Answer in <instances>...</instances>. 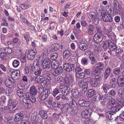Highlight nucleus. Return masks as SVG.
Listing matches in <instances>:
<instances>
[{
    "instance_id": "2f4dec72",
    "label": "nucleus",
    "mask_w": 124,
    "mask_h": 124,
    "mask_svg": "<svg viewBox=\"0 0 124 124\" xmlns=\"http://www.w3.org/2000/svg\"><path fill=\"white\" fill-rule=\"evenodd\" d=\"M79 47L80 49L82 50H85L87 48V45L85 43H80L79 45Z\"/></svg>"
},
{
    "instance_id": "ea45409f",
    "label": "nucleus",
    "mask_w": 124,
    "mask_h": 124,
    "mask_svg": "<svg viewBox=\"0 0 124 124\" xmlns=\"http://www.w3.org/2000/svg\"><path fill=\"white\" fill-rule=\"evenodd\" d=\"M42 58V57L41 56H40L39 59V60L38 61V62H37V64L39 66H41L42 68L44 69H46L45 68H44L43 67V61H42V60L41 59Z\"/></svg>"
},
{
    "instance_id": "a878e982",
    "label": "nucleus",
    "mask_w": 124,
    "mask_h": 124,
    "mask_svg": "<svg viewBox=\"0 0 124 124\" xmlns=\"http://www.w3.org/2000/svg\"><path fill=\"white\" fill-rule=\"evenodd\" d=\"M113 107L111 108V111L110 113L115 114L116 112H117L119 111L121 108L119 107L118 106H116V104L113 106Z\"/></svg>"
},
{
    "instance_id": "aec40b11",
    "label": "nucleus",
    "mask_w": 124,
    "mask_h": 124,
    "mask_svg": "<svg viewBox=\"0 0 124 124\" xmlns=\"http://www.w3.org/2000/svg\"><path fill=\"white\" fill-rule=\"evenodd\" d=\"M94 26L91 24L89 25L87 28V33L90 35H92L94 32Z\"/></svg>"
},
{
    "instance_id": "58836bf2",
    "label": "nucleus",
    "mask_w": 124,
    "mask_h": 124,
    "mask_svg": "<svg viewBox=\"0 0 124 124\" xmlns=\"http://www.w3.org/2000/svg\"><path fill=\"white\" fill-rule=\"evenodd\" d=\"M7 107H8L7 110L10 113H13L16 109L15 107L8 105Z\"/></svg>"
},
{
    "instance_id": "7ed1b4c3",
    "label": "nucleus",
    "mask_w": 124,
    "mask_h": 124,
    "mask_svg": "<svg viewBox=\"0 0 124 124\" xmlns=\"http://www.w3.org/2000/svg\"><path fill=\"white\" fill-rule=\"evenodd\" d=\"M5 83L7 87H13L14 85V80L10 77H7L5 79Z\"/></svg>"
},
{
    "instance_id": "603ef678",
    "label": "nucleus",
    "mask_w": 124,
    "mask_h": 124,
    "mask_svg": "<svg viewBox=\"0 0 124 124\" xmlns=\"http://www.w3.org/2000/svg\"><path fill=\"white\" fill-rule=\"evenodd\" d=\"M114 73L116 75H118L120 73V68L119 67L115 68L113 70Z\"/></svg>"
},
{
    "instance_id": "37998d69",
    "label": "nucleus",
    "mask_w": 124,
    "mask_h": 124,
    "mask_svg": "<svg viewBox=\"0 0 124 124\" xmlns=\"http://www.w3.org/2000/svg\"><path fill=\"white\" fill-rule=\"evenodd\" d=\"M124 100L121 99L119 101L116 103V106H118L120 108L123 107L124 106Z\"/></svg>"
},
{
    "instance_id": "a211bd4d",
    "label": "nucleus",
    "mask_w": 124,
    "mask_h": 124,
    "mask_svg": "<svg viewBox=\"0 0 124 124\" xmlns=\"http://www.w3.org/2000/svg\"><path fill=\"white\" fill-rule=\"evenodd\" d=\"M74 81V78L72 75H69L65 79L66 85H70V83Z\"/></svg>"
},
{
    "instance_id": "13d9d810",
    "label": "nucleus",
    "mask_w": 124,
    "mask_h": 124,
    "mask_svg": "<svg viewBox=\"0 0 124 124\" xmlns=\"http://www.w3.org/2000/svg\"><path fill=\"white\" fill-rule=\"evenodd\" d=\"M57 102L55 101H52L51 104L50 105V107L49 108L51 109H53L55 107H56L57 104Z\"/></svg>"
},
{
    "instance_id": "2eb2a0df",
    "label": "nucleus",
    "mask_w": 124,
    "mask_h": 124,
    "mask_svg": "<svg viewBox=\"0 0 124 124\" xmlns=\"http://www.w3.org/2000/svg\"><path fill=\"white\" fill-rule=\"evenodd\" d=\"M63 69L62 67H60L58 68H56L54 71L53 72V74L55 76L59 75L62 73Z\"/></svg>"
},
{
    "instance_id": "dca6fc26",
    "label": "nucleus",
    "mask_w": 124,
    "mask_h": 124,
    "mask_svg": "<svg viewBox=\"0 0 124 124\" xmlns=\"http://www.w3.org/2000/svg\"><path fill=\"white\" fill-rule=\"evenodd\" d=\"M39 116V113L37 112H34L33 113L31 117V122L37 121Z\"/></svg>"
},
{
    "instance_id": "393cba45",
    "label": "nucleus",
    "mask_w": 124,
    "mask_h": 124,
    "mask_svg": "<svg viewBox=\"0 0 124 124\" xmlns=\"http://www.w3.org/2000/svg\"><path fill=\"white\" fill-rule=\"evenodd\" d=\"M117 82L119 86L120 87L124 86V78L118 77Z\"/></svg>"
},
{
    "instance_id": "c9c22d12",
    "label": "nucleus",
    "mask_w": 124,
    "mask_h": 124,
    "mask_svg": "<svg viewBox=\"0 0 124 124\" xmlns=\"http://www.w3.org/2000/svg\"><path fill=\"white\" fill-rule=\"evenodd\" d=\"M84 83H83V86L82 88L83 90L82 92L85 93V92L88 89V86L87 83L86 82H85Z\"/></svg>"
},
{
    "instance_id": "b1692460",
    "label": "nucleus",
    "mask_w": 124,
    "mask_h": 124,
    "mask_svg": "<svg viewBox=\"0 0 124 124\" xmlns=\"http://www.w3.org/2000/svg\"><path fill=\"white\" fill-rule=\"evenodd\" d=\"M108 104L110 106H113L116 104V102L115 100L112 98L109 99L108 101Z\"/></svg>"
},
{
    "instance_id": "774afa93",
    "label": "nucleus",
    "mask_w": 124,
    "mask_h": 124,
    "mask_svg": "<svg viewBox=\"0 0 124 124\" xmlns=\"http://www.w3.org/2000/svg\"><path fill=\"white\" fill-rule=\"evenodd\" d=\"M55 23L51 22L50 23V25L49 27L50 30H53L55 28Z\"/></svg>"
},
{
    "instance_id": "a19ab883",
    "label": "nucleus",
    "mask_w": 124,
    "mask_h": 124,
    "mask_svg": "<svg viewBox=\"0 0 124 124\" xmlns=\"http://www.w3.org/2000/svg\"><path fill=\"white\" fill-rule=\"evenodd\" d=\"M35 57L34 54H32V53L29 52V53L27 55V57L28 59L30 60L33 59Z\"/></svg>"
},
{
    "instance_id": "c85d7f7f",
    "label": "nucleus",
    "mask_w": 124,
    "mask_h": 124,
    "mask_svg": "<svg viewBox=\"0 0 124 124\" xmlns=\"http://www.w3.org/2000/svg\"><path fill=\"white\" fill-rule=\"evenodd\" d=\"M3 52H1L0 54V57L3 61L7 60L8 59V56Z\"/></svg>"
},
{
    "instance_id": "f3484780",
    "label": "nucleus",
    "mask_w": 124,
    "mask_h": 124,
    "mask_svg": "<svg viewBox=\"0 0 124 124\" xmlns=\"http://www.w3.org/2000/svg\"><path fill=\"white\" fill-rule=\"evenodd\" d=\"M19 71L17 70L13 71L11 74L12 78L14 79H17L20 76Z\"/></svg>"
},
{
    "instance_id": "6e6552de",
    "label": "nucleus",
    "mask_w": 124,
    "mask_h": 124,
    "mask_svg": "<svg viewBox=\"0 0 124 124\" xmlns=\"http://www.w3.org/2000/svg\"><path fill=\"white\" fill-rule=\"evenodd\" d=\"M23 114L22 113H18L15 115L14 120L15 122H19L22 120L23 118Z\"/></svg>"
},
{
    "instance_id": "c756f323",
    "label": "nucleus",
    "mask_w": 124,
    "mask_h": 124,
    "mask_svg": "<svg viewBox=\"0 0 124 124\" xmlns=\"http://www.w3.org/2000/svg\"><path fill=\"white\" fill-rule=\"evenodd\" d=\"M71 55V53L70 51L68 50H65L63 54V57L65 59H66Z\"/></svg>"
},
{
    "instance_id": "4468645a",
    "label": "nucleus",
    "mask_w": 124,
    "mask_h": 124,
    "mask_svg": "<svg viewBox=\"0 0 124 124\" xmlns=\"http://www.w3.org/2000/svg\"><path fill=\"white\" fill-rule=\"evenodd\" d=\"M90 111V110L87 109L83 110L81 113L82 117L86 119L90 117L91 114Z\"/></svg>"
},
{
    "instance_id": "f03ea898",
    "label": "nucleus",
    "mask_w": 124,
    "mask_h": 124,
    "mask_svg": "<svg viewBox=\"0 0 124 124\" xmlns=\"http://www.w3.org/2000/svg\"><path fill=\"white\" fill-rule=\"evenodd\" d=\"M50 93V91L49 89H45L40 93L39 95V98L41 100L40 102H43V100L46 99Z\"/></svg>"
},
{
    "instance_id": "e433bc0d",
    "label": "nucleus",
    "mask_w": 124,
    "mask_h": 124,
    "mask_svg": "<svg viewBox=\"0 0 124 124\" xmlns=\"http://www.w3.org/2000/svg\"><path fill=\"white\" fill-rule=\"evenodd\" d=\"M3 51L7 55L8 54L11 53L12 49L10 48L5 47L3 48Z\"/></svg>"
},
{
    "instance_id": "09e8293b",
    "label": "nucleus",
    "mask_w": 124,
    "mask_h": 124,
    "mask_svg": "<svg viewBox=\"0 0 124 124\" xmlns=\"http://www.w3.org/2000/svg\"><path fill=\"white\" fill-rule=\"evenodd\" d=\"M85 74L83 72L81 73H76V76L78 78H83L85 76Z\"/></svg>"
},
{
    "instance_id": "338daca9",
    "label": "nucleus",
    "mask_w": 124,
    "mask_h": 124,
    "mask_svg": "<svg viewBox=\"0 0 124 124\" xmlns=\"http://www.w3.org/2000/svg\"><path fill=\"white\" fill-rule=\"evenodd\" d=\"M0 69H1L3 72H5L7 70L6 67L3 64H0Z\"/></svg>"
},
{
    "instance_id": "a18cd8bd",
    "label": "nucleus",
    "mask_w": 124,
    "mask_h": 124,
    "mask_svg": "<svg viewBox=\"0 0 124 124\" xmlns=\"http://www.w3.org/2000/svg\"><path fill=\"white\" fill-rule=\"evenodd\" d=\"M6 98L5 96H2L0 98V105L2 106L5 103V101Z\"/></svg>"
},
{
    "instance_id": "39448f33",
    "label": "nucleus",
    "mask_w": 124,
    "mask_h": 124,
    "mask_svg": "<svg viewBox=\"0 0 124 124\" xmlns=\"http://www.w3.org/2000/svg\"><path fill=\"white\" fill-rule=\"evenodd\" d=\"M43 62V66L45 69H48L50 68V64L51 63V60L48 57H46L43 60H42Z\"/></svg>"
},
{
    "instance_id": "f704fd0d",
    "label": "nucleus",
    "mask_w": 124,
    "mask_h": 124,
    "mask_svg": "<svg viewBox=\"0 0 124 124\" xmlns=\"http://www.w3.org/2000/svg\"><path fill=\"white\" fill-rule=\"evenodd\" d=\"M94 93V90L93 89H90L88 91L87 94L88 96L90 98L93 95Z\"/></svg>"
},
{
    "instance_id": "20e7f679",
    "label": "nucleus",
    "mask_w": 124,
    "mask_h": 124,
    "mask_svg": "<svg viewBox=\"0 0 124 124\" xmlns=\"http://www.w3.org/2000/svg\"><path fill=\"white\" fill-rule=\"evenodd\" d=\"M74 65L71 64L67 63H64L63 65L64 70L67 72H70L74 69Z\"/></svg>"
},
{
    "instance_id": "473e14b6",
    "label": "nucleus",
    "mask_w": 124,
    "mask_h": 124,
    "mask_svg": "<svg viewBox=\"0 0 124 124\" xmlns=\"http://www.w3.org/2000/svg\"><path fill=\"white\" fill-rule=\"evenodd\" d=\"M57 80L58 82L61 84H63L66 85L65 79L64 80V78L61 76L58 77L57 78Z\"/></svg>"
},
{
    "instance_id": "9b49d317",
    "label": "nucleus",
    "mask_w": 124,
    "mask_h": 124,
    "mask_svg": "<svg viewBox=\"0 0 124 124\" xmlns=\"http://www.w3.org/2000/svg\"><path fill=\"white\" fill-rule=\"evenodd\" d=\"M106 43L108 45V48L111 51H113L116 49L117 47L115 44L110 40H107V42Z\"/></svg>"
},
{
    "instance_id": "bf43d9fd",
    "label": "nucleus",
    "mask_w": 124,
    "mask_h": 124,
    "mask_svg": "<svg viewBox=\"0 0 124 124\" xmlns=\"http://www.w3.org/2000/svg\"><path fill=\"white\" fill-rule=\"evenodd\" d=\"M108 94L114 97L116 94V93L115 91L113 89L111 90L108 92Z\"/></svg>"
},
{
    "instance_id": "de8ad7c7",
    "label": "nucleus",
    "mask_w": 124,
    "mask_h": 124,
    "mask_svg": "<svg viewBox=\"0 0 124 124\" xmlns=\"http://www.w3.org/2000/svg\"><path fill=\"white\" fill-rule=\"evenodd\" d=\"M91 85L92 87H95L97 86L98 82L96 81L93 80L90 82Z\"/></svg>"
},
{
    "instance_id": "7c9ffc66",
    "label": "nucleus",
    "mask_w": 124,
    "mask_h": 124,
    "mask_svg": "<svg viewBox=\"0 0 124 124\" xmlns=\"http://www.w3.org/2000/svg\"><path fill=\"white\" fill-rule=\"evenodd\" d=\"M70 88L68 86H67L64 88L63 90V92L62 94L65 95H67L70 93Z\"/></svg>"
},
{
    "instance_id": "4d7b16f0",
    "label": "nucleus",
    "mask_w": 124,
    "mask_h": 124,
    "mask_svg": "<svg viewBox=\"0 0 124 124\" xmlns=\"http://www.w3.org/2000/svg\"><path fill=\"white\" fill-rule=\"evenodd\" d=\"M57 55V54L56 53L51 54L50 55L51 59L52 60L56 59L58 57Z\"/></svg>"
},
{
    "instance_id": "6e6d98bb",
    "label": "nucleus",
    "mask_w": 124,
    "mask_h": 124,
    "mask_svg": "<svg viewBox=\"0 0 124 124\" xmlns=\"http://www.w3.org/2000/svg\"><path fill=\"white\" fill-rule=\"evenodd\" d=\"M118 93L120 96H121L124 94V88H121L118 90Z\"/></svg>"
},
{
    "instance_id": "bb28decb",
    "label": "nucleus",
    "mask_w": 124,
    "mask_h": 124,
    "mask_svg": "<svg viewBox=\"0 0 124 124\" xmlns=\"http://www.w3.org/2000/svg\"><path fill=\"white\" fill-rule=\"evenodd\" d=\"M28 2V1H27L24 3H21L20 5V6L22 9H26L29 7V5L27 4Z\"/></svg>"
},
{
    "instance_id": "412c9836",
    "label": "nucleus",
    "mask_w": 124,
    "mask_h": 124,
    "mask_svg": "<svg viewBox=\"0 0 124 124\" xmlns=\"http://www.w3.org/2000/svg\"><path fill=\"white\" fill-rule=\"evenodd\" d=\"M30 94L33 95H35L37 94V90L35 86L33 85L30 88L29 90Z\"/></svg>"
},
{
    "instance_id": "0eeeda50",
    "label": "nucleus",
    "mask_w": 124,
    "mask_h": 124,
    "mask_svg": "<svg viewBox=\"0 0 124 124\" xmlns=\"http://www.w3.org/2000/svg\"><path fill=\"white\" fill-rule=\"evenodd\" d=\"M102 35L100 33H96L94 36L93 39L94 41L96 43H100L102 39Z\"/></svg>"
},
{
    "instance_id": "5701e85b",
    "label": "nucleus",
    "mask_w": 124,
    "mask_h": 124,
    "mask_svg": "<svg viewBox=\"0 0 124 124\" xmlns=\"http://www.w3.org/2000/svg\"><path fill=\"white\" fill-rule=\"evenodd\" d=\"M70 107L73 111H75L77 109L78 106L77 103L75 101L72 100L70 102Z\"/></svg>"
},
{
    "instance_id": "4be33fe9",
    "label": "nucleus",
    "mask_w": 124,
    "mask_h": 124,
    "mask_svg": "<svg viewBox=\"0 0 124 124\" xmlns=\"http://www.w3.org/2000/svg\"><path fill=\"white\" fill-rule=\"evenodd\" d=\"M36 82L40 83H42L44 81V77L42 76H38L36 77L35 78Z\"/></svg>"
},
{
    "instance_id": "052dcab7",
    "label": "nucleus",
    "mask_w": 124,
    "mask_h": 124,
    "mask_svg": "<svg viewBox=\"0 0 124 124\" xmlns=\"http://www.w3.org/2000/svg\"><path fill=\"white\" fill-rule=\"evenodd\" d=\"M103 96L101 94H98L96 96L95 99H97V100H102L103 98Z\"/></svg>"
},
{
    "instance_id": "680f3d73",
    "label": "nucleus",
    "mask_w": 124,
    "mask_h": 124,
    "mask_svg": "<svg viewBox=\"0 0 124 124\" xmlns=\"http://www.w3.org/2000/svg\"><path fill=\"white\" fill-rule=\"evenodd\" d=\"M99 70L96 67L94 68L92 71V74L94 75H96V74H97L99 73Z\"/></svg>"
},
{
    "instance_id": "3c124183",
    "label": "nucleus",
    "mask_w": 124,
    "mask_h": 124,
    "mask_svg": "<svg viewBox=\"0 0 124 124\" xmlns=\"http://www.w3.org/2000/svg\"><path fill=\"white\" fill-rule=\"evenodd\" d=\"M57 106L56 107H58L61 109L63 108L64 107V105L60 101L57 102Z\"/></svg>"
},
{
    "instance_id": "0e129e2a",
    "label": "nucleus",
    "mask_w": 124,
    "mask_h": 124,
    "mask_svg": "<svg viewBox=\"0 0 124 124\" xmlns=\"http://www.w3.org/2000/svg\"><path fill=\"white\" fill-rule=\"evenodd\" d=\"M42 70L39 69H35L34 72L36 75H39L41 73Z\"/></svg>"
},
{
    "instance_id": "4c0bfd02",
    "label": "nucleus",
    "mask_w": 124,
    "mask_h": 124,
    "mask_svg": "<svg viewBox=\"0 0 124 124\" xmlns=\"http://www.w3.org/2000/svg\"><path fill=\"white\" fill-rule=\"evenodd\" d=\"M26 55L24 54H23L20 56L19 58V60L20 62L23 63L26 62Z\"/></svg>"
},
{
    "instance_id": "cd10ccee",
    "label": "nucleus",
    "mask_w": 124,
    "mask_h": 124,
    "mask_svg": "<svg viewBox=\"0 0 124 124\" xmlns=\"http://www.w3.org/2000/svg\"><path fill=\"white\" fill-rule=\"evenodd\" d=\"M39 114L41 118L44 119H46L47 118V115L46 112L43 110L40 111Z\"/></svg>"
},
{
    "instance_id": "864d4df0",
    "label": "nucleus",
    "mask_w": 124,
    "mask_h": 124,
    "mask_svg": "<svg viewBox=\"0 0 124 124\" xmlns=\"http://www.w3.org/2000/svg\"><path fill=\"white\" fill-rule=\"evenodd\" d=\"M59 93V90L58 89L55 88L53 90L52 94L54 97H55L58 93Z\"/></svg>"
},
{
    "instance_id": "6ab92c4d",
    "label": "nucleus",
    "mask_w": 124,
    "mask_h": 124,
    "mask_svg": "<svg viewBox=\"0 0 124 124\" xmlns=\"http://www.w3.org/2000/svg\"><path fill=\"white\" fill-rule=\"evenodd\" d=\"M71 92L72 95L74 97L77 98L80 96V93L77 89H72Z\"/></svg>"
},
{
    "instance_id": "5fc2aeb1",
    "label": "nucleus",
    "mask_w": 124,
    "mask_h": 124,
    "mask_svg": "<svg viewBox=\"0 0 124 124\" xmlns=\"http://www.w3.org/2000/svg\"><path fill=\"white\" fill-rule=\"evenodd\" d=\"M93 55L92 53L90 51H86L85 53V55L89 58L90 57Z\"/></svg>"
},
{
    "instance_id": "e2e57ef3",
    "label": "nucleus",
    "mask_w": 124,
    "mask_h": 124,
    "mask_svg": "<svg viewBox=\"0 0 124 124\" xmlns=\"http://www.w3.org/2000/svg\"><path fill=\"white\" fill-rule=\"evenodd\" d=\"M81 62L83 65H86L87 64V59L85 58H84L82 59Z\"/></svg>"
},
{
    "instance_id": "423d86ee",
    "label": "nucleus",
    "mask_w": 124,
    "mask_h": 124,
    "mask_svg": "<svg viewBox=\"0 0 124 124\" xmlns=\"http://www.w3.org/2000/svg\"><path fill=\"white\" fill-rule=\"evenodd\" d=\"M102 15H103L102 18L103 20L105 22H111L112 21V19L108 13L104 12Z\"/></svg>"
},
{
    "instance_id": "49530a36",
    "label": "nucleus",
    "mask_w": 124,
    "mask_h": 124,
    "mask_svg": "<svg viewBox=\"0 0 124 124\" xmlns=\"http://www.w3.org/2000/svg\"><path fill=\"white\" fill-rule=\"evenodd\" d=\"M16 93L20 97H24V94L23 93L22 90L21 89H18L16 91Z\"/></svg>"
},
{
    "instance_id": "9d476101",
    "label": "nucleus",
    "mask_w": 124,
    "mask_h": 124,
    "mask_svg": "<svg viewBox=\"0 0 124 124\" xmlns=\"http://www.w3.org/2000/svg\"><path fill=\"white\" fill-rule=\"evenodd\" d=\"M79 104L81 106L86 107H91V102L89 101L80 100L78 101Z\"/></svg>"
},
{
    "instance_id": "f8f14e48",
    "label": "nucleus",
    "mask_w": 124,
    "mask_h": 124,
    "mask_svg": "<svg viewBox=\"0 0 124 124\" xmlns=\"http://www.w3.org/2000/svg\"><path fill=\"white\" fill-rule=\"evenodd\" d=\"M59 62L57 60H53L50 64V68H48L50 70H51L52 69H54L57 68L59 67Z\"/></svg>"
},
{
    "instance_id": "f257e3e1",
    "label": "nucleus",
    "mask_w": 124,
    "mask_h": 124,
    "mask_svg": "<svg viewBox=\"0 0 124 124\" xmlns=\"http://www.w3.org/2000/svg\"><path fill=\"white\" fill-rule=\"evenodd\" d=\"M113 11L114 14L115 15L119 14L120 16H123L124 10L120 5L118 4L117 6L115 7V8H113Z\"/></svg>"
},
{
    "instance_id": "1a4fd4ad",
    "label": "nucleus",
    "mask_w": 124,
    "mask_h": 124,
    "mask_svg": "<svg viewBox=\"0 0 124 124\" xmlns=\"http://www.w3.org/2000/svg\"><path fill=\"white\" fill-rule=\"evenodd\" d=\"M109 28L108 33H106V34L108 37L112 40H114L116 38V35L114 33L112 32V28L110 26H108Z\"/></svg>"
},
{
    "instance_id": "79ce46f5",
    "label": "nucleus",
    "mask_w": 124,
    "mask_h": 124,
    "mask_svg": "<svg viewBox=\"0 0 124 124\" xmlns=\"http://www.w3.org/2000/svg\"><path fill=\"white\" fill-rule=\"evenodd\" d=\"M19 61L17 60H14L12 63L13 66L15 68L17 67L19 65Z\"/></svg>"
},
{
    "instance_id": "8fccbe9b",
    "label": "nucleus",
    "mask_w": 124,
    "mask_h": 124,
    "mask_svg": "<svg viewBox=\"0 0 124 124\" xmlns=\"http://www.w3.org/2000/svg\"><path fill=\"white\" fill-rule=\"evenodd\" d=\"M100 19L99 17H98L97 16H95V18H94L92 20L93 21V22L95 24H98L99 23V21Z\"/></svg>"
},
{
    "instance_id": "69168bd1",
    "label": "nucleus",
    "mask_w": 124,
    "mask_h": 124,
    "mask_svg": "<svg viewBox=\"0 0 124 124\" xmlns=\"http://www.w3.org/2000/svg\"><path fill=\"white\" fill-rule=\"evenodd\" d=\"M89 58L90 60L91 61V64H94L96 62V61L95 59L94 55H92V56L90 57Z\"/></svg>"
},
{
    "instance_id": "c03bdc74",
    "label": "nucleus",
    "mask_w": 124,
    "mask_h": 124,
    "mask_svg": "<svg viewBox=\"0 0 124 124\" xmlns=\"http://www.w3.org/2000/svg\"><path fill=\"white\" fill-rule=\"evenodd\" d=\"M52 47L53 49V50H53L54 51L58 50L59 48L60 47V45L58 44L57 43L54 44L52 46Z\"/></svg>"
},
{
    "instance_id": "72a5a7b5",
    "label": "nucleus",
    "mask_w": 124,
    "mask_h": 124,
    "mask_svg": "<svg viewBox=\"0 0 124 124\" xmlns=\"http://www.w3.org/2000/svg\"><path fill=\"white\" fill-rule=\"evenodd\" d=\"M96 65H97L96 67L101 70H102L104 69V65L103 63L101 62H97Z\"/></svg>"
},
{
    "instance_id": "ddd939ff",
    "label": "nucleus",
    "mask_w": 124,
    "mask_h": 124,
    "mask_svg": "<svg viewBox=\"0 0 124 124\" xmlns=\"http://www.w3.org/2000/svg\"><path fill=\"white\" fill-rule=\"evenodd\" d=\"M43 101V102H41V103L44 104L46 106L49 108L53 101V98L52 97H50L47 99H46Z\"/></svg>"
}]
</instances>
